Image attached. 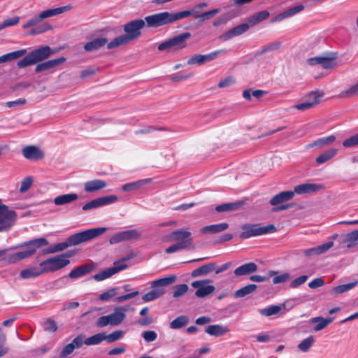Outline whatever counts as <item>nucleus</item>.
Segmentation results:
<instances>
[{
  "label": "nucleus",
  "mask_w": 358,
  "mask_h": 358,
  "mask_svg": "<svg viewBox=\"0 0 358 358\" xmlns=\"http://www.w3.org/2000/svg\"><path fill=\"white\" fill-rule=\"evenodd\" d=\"M107 231L106 227H99L87 229L70 236L66 241L57 243L44 250L45 254H53L63 251L67 248L75 246L82 243L89 241Z\"/></svg>",
  "instance_id": "nucleus-1"
},
{
  "label": "nucleus",
  "mask_w": 358,
  "mask_h": 358,
  "mask_svg": "<svg viewBox=\"0 0 358 358\" xmlns=\"http://www.w3.org/2000/svg\"><path fill=\"white\" fill-rule=\"evenodd\" d=\"M68 10L67 6H61L56 8L48 9L42 11L38 15H34L22 26V29H27L34 27L31 31V35H37L46 32L52 29V26L47 23H42L37 26L43 19L61 14Z\"/></svg>",
  "instance_id": "nucleus-2"
},
{
  "label": "nucleus",
  "mask_w": 358,
  "mask_h": 358,
  "mask_svg": "<svg viewBox=\"0 0 358 358\" xmlns=\"http://www.w3.org/2000/svg\"><path fill=\"white\" fill-rule=\"evenodd\" d=\"M145 21L142 19L132 20L124 25L125 34L119 36L111 41L107 46L110 50L126 45L141 35V29L145 27Z\"/></svg>",
  "instance_id": "nucleus-3"
},
{
  "label": "nucleus",
  "mask_w": 358,
  "mask_h": 358,
  "mask_svg": "<svg viewBox=\"0 0 358 358\" xmlns=\"http://www.w3.org/2000/svg\"><path fill=\"white\" fill-rule=\"evenodd\" d=\"M192 13V10H183L178 13L164 11L146 16L145 21L149 27H159L173 23L180 19L185 18Z\"/></svg>",
  "instance_id": "nucleus-4"
},
{
  "label": "nucleus",
  "mask_w": 358,
  "mask_h": 358,
  "mask_svg": "<svg viewBox=\"0 0 358 358\" xmlns=\"http://www.w3.org/2000/svg\"><path fill=\"white\" fill-rule=\"evenodd\" d=\"M47 245H48V241L45 238H38L24 242L18 247H28V249L9 255L6 259V262L12 264L27 259L34 255L38 248L46 246Z\"/></svg>",
  "instance_id": "nucleus-5"
},
{
  "label": "nucleus",
  "mask_w": 358,
  "mask_h": 358,
  "mask_svg": "<svg viewBox=\"0 0 358 358\" xmlns=\"http://www.w3.org/2000/svg\"><path fill=\"white\" fill-rule=\"evenodd\" d=\"M55 53L50 46L44 45L33 50L24 57L19 60L17 63L18 68H25L27 66L38 64L49 58Z\"/></svg>",
  "instance_id": "nucleus-6"
},
{
  "label": "nucleus",
  "mask_w": 358,
  "mask_h": 358,
  "mask_svg": "<svg viewBox=\"0 0 358 358\" xmlns=\"http://www.w3.org/2000/svg\"><path fill=\"white\" fill-rule=\"evenodd\" d=\"M177 279L175 275H168L151 282L152 290L142 296L144 302H149L161 297L165 293L164 287L173 284Z\"/></svg>",
  "instance_id": "nucleus-7"
},
{
  "label": "nucleus",
  "mask_w": 358,
  "mask_h": 358,
  "mask_svg": "<svg viewBox=\"0 0 358 358\" xmlns=\"http://www.w3.org/2000/svg\"><path fill=\"white\" fill-rule=\"evenodd\" d=\"M70 257H71V254L66 252L50 257L40 262L39 266L42 269L43 273L55 272L68 266L70 264V260L68 258Z\"/></svg>",
  "instance_id": "nucleus-8"
},
{
  "label": "nucleus",
  "mask_w": 358,
  "mask_h": 358,
  "mask_svg": "<svg viewBox=\"0 0 358 358\" xmlns=\"http://www.w3.org/2000/svg\"><path fill=\"white\" fill-rule=\"evenodd\" d=\"M241 229L243 231L241 233L240 237L242 239H247L252 236H257L276 231V227L273 224L266 226H261L259 224H245L241 227Z\"/></svg>",
  "instance_id": "nucleus-9"
},
{
  "label": "nucleus",
  "mask_w": 358,
  "mask_h": 358,
  "mask_svg": "<svg viewBox=\"0 0 358 358\" xmlns=\"http://www.w3.org/2000/svg\"><path fill=\"white\" fill-rule=\"evenodd\" d=\"M192 36L190 32H185L175 36L160 43L158 45L159 51L173 49L174 50H180L187 47V41Z\"/></svg>",
  "instance_id": "nucleus-10"
},
{
  "label": "nucleus",
  "mask_w": 358,
  "mask_h": 358,
  "mask_svg": "<svg viewBox=\"0 0 358 358\" xmlns=\"http://www.w3.org/2000/svg\"><path fill=\"white\" fill-rule=\"evenodd\" d=\"M16 218V212L10 210L0 199V232L9 230L14 225Z\"/></svg>",
  "instance_id": "nucleus-11"
},
{
  "label": "nucleus",
  "mask_w": 358,
  "mask_h": 358,
  "mask_svg": "<svg viewBox=\"0 0 358 358\" xmlns=\"http://www.w3.org/2000/svg\"><path fill=\"white\" fill-rule=\"evenodd\" d=\"M127 310V309L124 307L117 308L114 313L100 317L96 322V326L103 327L108 325L117 326L120 324L126 317L124 311Z\"/></svg>",
  "instance_id": "nucleus-12"
},
{
  "label": "nucleus",
  "mask_w": 358,
  "mask_h": 358,
  "mask_svg": "<svg viewBox=\"0 0 358 358\" xmlns=\"http://www.w3.org/2000/svg\"><path fill=\"white\" fill-rule=\"evenodd\" d=\"M294 196L293 191H285L273 196L270 200V203L275 206L273 208V211L278 212L292 208L293 204H282V203L292 199Z\"/></svg>",
  "instance_id": "nucleus-13"
},
{
  "label": "nucleus",
  "mask_w": 358,
  "mask_h": 358,
  "mask_svg": "<svg viewBox=\"0 0 358 358\" xmlns=\"http://www.w3.org/2000/svg\"><path fill=\"white\" fill-rule=\"evenodd\" d=\"M141 236V232L137 229H128L113 235L109 240L111 245L117 244L120 242L129 241L139 239Z\"/></svg>",
  "instance_id": "nucleus-14"
},
{
  "label": "nucleus",
  "mask_w": 358,
  "mask_h": 358,
  "mask_svg": "<svg viewBox=\"0 0 358 358\" xmlns=\"http://www.w3.org/2000/svg\"><path fill=\"white\" fill-rule=\"evenodd\" d=\"M129 259V257L123 258L122 259L115 262L114 266L108 268L99 273H96L92 276L93 279L96 281H102L117 273V272L125 269L127 266L123 264L122 262H125Z\"/></svg>",
  "instance_id": "nucleus-15"
},
{
  "label": "nucleus",
  "mask_w": 358,
  "mask_h": 358,
  "mask_svg": "<svg viewBox=\"0 0 358 358\" xmlns=\"http://www.w3.org/2000/svg\"><path fill=\"white\" fill-rule=\"evenodd\" d=\"M117 199L118 198L115 195L99 197L83 205L82 209L83 211H87L94 208L115 203L117 201Z\"/></svg>",
  "instance_id": "nucleus-16"
},
{
  "label": "nucleus",
  "mask_w": 358,
  "mask_h": 358,
  "mask_svg": "<svg viewBox=\"0 0 358 358\" xmlns=\"http://www.w3.org/2000/svg\"><path fill=\"white\" fill-rule=\"evenodd\" d=\"M209 282H211L210 279L200 280L192 282V286L197 289L195 292L197 297H205L215 291V287L213 285H206Z\"/></svg>",
  "instance_id": "nucleus-17"
},
{
  "label": "nucleus",
  "mask_w": 358,
  "mask_h": 358,
  "mask_svg": "<svg viewBox=\"0 0 358 358\" xmlns=\"http://www.w3.org/2000/svg\"><path fill=\"white\" fill-rule=\"evenodd\" d=\"M170 238L178 243H184L185 248L191 246L193 243L192 233L182 229L173 231L170 235Z\"/></svg>",
  "instance_id": "nucleus-18"
},
{
  "label": "nucleus",
  "mask_w": 358,
  "mask_h": 358,
  "mask_svg": "<svg viewBox=\"0 0 358 358\" xmlns=\"http://www.w3.org/2000/svg\"><path fill=\"white\" fill-rule=\"evenodd\" d=\"M224 50H219L212 52L207 55H194L187 61V64L193 65H202L207 62H210L215 59L220 53L223 52Z\"/></svg>",
  "instance_id": "nucleus-19"
},
{
  "label": "nucleus",
  "mask_w": 358,
  "mask_h": 358,
  "mask_svg": "<svg viewBox=\"0 0 358 358\" xmlns=\"http://www.w3.org/2000/svg\"><path fill=\"white\" fill-rule=\"evenodd\" d=\"M96 268L94 263H86L74 268L69 274L68 277L71 279H76L83 277Z\"/></svg>",
  "instance_id": "nucleus-20"
},
{
  "label": "nucleus",
  "mask_w": 358,
  "mask_h": 358,
  "mask_svg": "<svg viewBox=\"0 0 358 358\" xmlns=\"http://www.w3.org/2000/svg\"><path fill=\"white\" fill-rule=\"evenodd\" d=\"M322 96V92H312L309 94V97L312 99L311 101L294 105V108L303 111L308 110L314 107L315 106L317 105L320 102L321 98Z\"/></svg>",
  "instance_id": "nucleus-21"
},
{
  "label": "nucleus",
  "mask_w": 358,
  "mask_h": 358,
  "mask_svg": "<svg viewBox=\"0 0 358 358\" xmlns=\"http://www.w3.org/2000/svg\"><path fill=\"white\" fill-rule=\"evenodd\" d=\"M66 59L64 57H61L54 59H50L45 62H41L37 64L35 67L34 71L35 73L43 72L45 71H48L51 69H53L64 62H65Z\"/></svg>",
  "instance_id": "nucleus-22"
},
{
  "label": "nucleus",
  "mask_w": 358,
  "mask_h": 358,
  "mask_svg": "<svg viewBox=\"0 0 358 358\" xmlns=\"http://www.w3.org/2000/svg\"><path fill=\"white\" fill-rule=\"evenodd\" d=\"M336 57H315L308 59L310 65L320 64L324 69H332L336 66Z\"/></svg>",
  "instance_id": "nucleus-23"
},
{
  "label": "nucleus",
  "mask_w": 358,
  "mask_h": 358,
  "mask_svg": "<svg viewBox=\"0 0 358 358\" xmlns=\"http://www.w3.org/2000/svg\"><path fill=\"white\" fill-rule=\"evenodd\" d=\"M324 186L322 184L303 183L294 187L293 192L297 194H308L310 192H319L324 189Z\"/></svg>",
  "instance_id": "nucleus-24"
},
{
  "label": "nucleus",
  "mask_w": 358,
  "mask_h": 358,
  "mask_svg": "<svg viewBox=\"0 0 358 358\" xmlns=\"http://www.w3.org/2000/svg\"><path fill=\"white\" fill-rule=\"evenodd\" d=\"M249 29V24L246 23L241 24L230 30L220 35L219 38L222 41H226L233 37L240 36L246 32Z\"/></svg>",
  "instance_id": "nucleus-25"
},
{
  "label": "nucleus",
  "mask_w": 358,
  "mask_h": 358,
  "mask_svg": "<svg viewBox=\"0 0 358 358\" xmlns=\"http://www.w3.org/2000/svg\"><path fill=\"white\" fill-rule=\"evenodd\" d=\"M23 156L29 160H38L43 157V152L34 145H28L22 150Z\"/></svg>",
  "instance_id": "nucleus-26"
},
{
  "label": "nucleus",
  "mask_w": 358,
  "mask_h": 358,
  "mask_svg": "<svg viewBox=\"0 0 358 358\" xmlns=\"http://www.w3.org/2000/svg\"><path fill=\"white\" fill-rule=\"evenodd\" d=\"M107 185L106 181L101 179H95L86 182L84 185V189L86 192L92 193L106 188Z\"/></svg>",
  "instance_id": "nucleus-27"
},
{
  "label": "nucleus",
  "mask_w": 358,
  "mask_h": 358,
  "mask_svg": "<svg viewBox=\"0 0 358 358\" xmlns=\"http://www.w3.org/2000/svg\"><path fill=\"white\" fill-rule=\"evenodd\" d=\"M257 269L258 266L255 262H248L236 268L234 273L236 276L246 275L255 273Z\"/></svg>",
  "instance_id": "nucleus-28"
},
{
  "label": "nucleus",
  "mask_w": 358,
  "mask_h": 358,
  "mask_svg": "<svg viewBox=\"0 0 358 358\" xmlns=\"http://www.w3.org/2000/svg\"><path fill=\"white\" fill-rule=\"evenodd\" d=\"M334 320V317L324 318L322 317H315L310 319V324H315L313 328V331H319L326 328Z\"/></svg>",
  "instance_id": "nucleus-29"
},
{
  "label": "nucleus",
  "mask_w": 358,
  "mask_h": 358,
  "mask_svg": "<svg viewBox=\"0 0 358 358\" xmlns=\"http://www.w3.org/2000/svg\"><path fill=\"white\" fill-rule=\"evenodd\" d=\"M152 178H145L136 181L131 182L123 185L122 189L124 192H132L142 188L143 186L150 184Z\"/></svg>",
  "instance_id": "nucleus-30"
},
{
  "label": "nucleus",
  "mask_w": 358,
  "mask_h": 358,
  "mask_svg": "<svg viewBox=\"0 0 358 358\" xmlns=\"http://www.w3.org/2000/svg\"><path fill=\"white\" fill-rule=\"evenodd\" d=\"M229 331V329L222 324H211L208 325L205 329V332L210 336H221Z\"/></svg>",
  "instance_id": "nucleus-31"
},
{
  "label": "nucleus",
  "mask_w": 358,
  "mask_h": 358,
  "mask_svg": "<svg viewBox=\"0 0 358 358\" xmlns=\"http://www.w3.org/2000/svg\"><path fill=\"white\" fill-rule=\"evenodd\" d=\"M108 43L106 38H96L86 43L84 45V49L87 52H92L97 50Z\"/></svg>",
  "instance_id": "nucleus-32"
},
{
  "label": "nucleus",
  "mask_w": 358,
  "mask_h": 358,
  "mask_svg": "<svg viewBox=\"0 0 358 358\" xmlns=\"http://www.w3.org/2000/svg\"><path fill=\"white\" fill-rule=\"evenodd\" d=\"M229 227V224L226 222H222L216 224L205 226L200 229L201 234H217L224 231Z\"/></svg>",
  "instance_id": "nucleus-33"
},
{
  "label": "nucleus",
  "mask_w": 358,
  "mask_h": 358,
  "mask_svg": "<svg viewBox=\"0 0 358 358\" xmlns=\"http://www.w3.org/2000/svg\"><path fill=\"white\" fill-rule=\"evenodd\" d=\"M269 16L270 13L268 10H264L257 12L248 17L247 24H249V27L255 26L266 20Z\"/></svg>",
  "instance_id": "nucleus-34"
},
{
  "label": "nucleus",
  "mask_w": 358,
  "mask_h": 358,
  "mask_svg": "<svg viewBox=\"0 0 358 358\" xmlns=\"http://www.w3.org/2000/svg\"><path fill=\"white\" fill-rule=\"evenodd\" d=\"M303 9H304V6L302 4L292 7V8L284 11L283 13L278 15L273 19H271V22H275L277 21H280L285 18H287L288 17H290L292 15L296 14L297 13H299L300 11H302Z\"/></svg>",
  "instance_id": "nucleus-35"
},
{
  "label": "nucleus",
  "mask_w": 358,
  "mask_h": 358,
  "mask_svg": "<svg viewBox=\"0 0 358 358\" xmlns=\"http://www.w3.org/2000/svg\"><path fill=\"white\" fill-rule=\"evenodd\" d=\"M217 267L215 262H210L207 264L203 265L192 271L191 276L196 278L200 275H206L213 271Z\"/></svg>",
  "instance_id": "nucleus-36"
},
{
  "label": "nucleus",
  "mask_w": 358,
  "mask_h": 358,
  "mask_svg": "<svg viewBox=\"0 0 358 358\" xmlns=\"http://www.w3.org/2000/svg\"><path fill=\"white\" fill-rule=\"evenodd\" d=\"M43 274L41 267L32 266L20 271V276L23 279L34 278Z\"/></svg>",
  "instance_id": "nucleus-37"
},
{
  "label": "nucleus",
  "mask_w": 358,
  "mask_h": 358,
  "mask_svg": "<svg viewBox=\"0 0 358 358\" xmlns=\"http://www.w3.org/2000/svg\"><path fill=\"white\" fill-rule=\"evenodd\" d=\"M78 198V196L76 193L62 194L55 198L54 203L57 206L65 205L77 200Z\"/></svg>",
  "instance_id": "nucleus-38"
},
{
  "label": "nucleus",
  "mask_w": 358,
  "mask_h": 358,
  "mask_svg": "<svg viewBox=\"0 0 358 358\" xmlns=\"http://www.w3.org/2000/svg\"><path fill=\"white\" fill-rule=\"evenodd\" d=\"M26 52L27 50L21 49L0 56V64L10 62L16 59H18L24 55Z\"/></svg>",
  "instance_id": "nucleus-39"
},
{
  "label": "nucleus",
  "mask_w": 358,
  "mask_h": 358,
  "mask_svg": "<svg viewBox=\"0 0 358 358\" xmlns=\"http://www.w3.org/2000/svg\"><path fill=\"white\" fill-rule=\"evenodd\" d=\"M337 149L330 148L317 157L315 162L318 164H322L334 157L337 154Z\"/></svg>",
  "instance_id": "nucleus-40"
},
{
  "label": "nucleus",
  "mask_w": 358,
  "mask_h": 358,
  "mask_svg": "<svg viewBox=\"0 0 358 358\" xmlns=\"http://www.w3.org/2000/svg\"><path fill=\"white\" fill-rule=\"evenodd\" d=\"M257 288V285L250 284L244 286L234 293V298H243L254 292Z\"/></svg>",
  "instance_id": "nucleus-41"
},
{
  "label": "nucleus",
  "mask_w": 358,
  "mask_h": 358,
  "mask_svg": "<svg viewBox=\"0 0 358 358\" xmlns=\"http://www.w3.org/2000/svg\"><path fill=\"white\" fill-rule=\"evenodd\" d=\"M357 285V282H352L344 285H341L332 288L330 293L331 295L337 296L338 295L341 294L354 288Z\"/></svg>",
  "instance_id": "nucleus-42"
},
{
  "label": "nucleus",
  "mask_w": 358,
  "mask_h": 358,
  "mask_svg": "<svg viewBox=\"0 0 358 358\" xmlns=\"http://www.w3.org/2000/svg\"><path fill=\"white\" fill-rule=\"evenodd\" d=\"M336 141V136L334 135H330L326 137H322L313 141L312 143L308 145V147H324L332 144Z\"/></svg>",
  "instance_id": "nucleus-43"
},
{
  "label": "nucleus",
  "mask_w": 358,
  "mask_h": 358,
  "mask_svg": "<svg viewBox=\"0 0 358 358\" xmlns=\"http://www.w3.org/2000/svg\"><path fill=\"white\" fill-rule=\"evenodd\" d=\"M242 205L243 203L241 201L223 203L215 207V210L219 213L236 210L238 209Z\"/></svg>",
  "instance_id": "nucleus-44"
},
{
  "label": "nucleus",
  "mask_w": 358,
  "mask_h": 358,
  "mask_svg": "<svg viewBox=\"0 0 358 358\" xmlns=\"http://www.w3.org/2000/svg\"><path fill=\"white\" fill-rule=\"evenodd\" d=\"M356 96H358V81L355 84L350 85L347 90L341 92L339 94V97L345 99Z\"/></svg>",
  "instance_id": "nucleus-45"
},
{
  "label": "nucleus",
  "mask_w": 358,
  "mask_h": 358,
  "mask_svg": "<svg viewBox=\"0 0 358 358\" xmlns=\"http://www.w3.org/2000/svg\"><path fill=\"white\" fill-rule=\"evenodd\" d=\"M357 241H358V229L347 234L343 239V242L347 243V247L349 248L355 246Z\"/></svg>",
  "instance_id": "nucleus-46"
},
{
  "label": "nucleus",
  "mask_w": 358,
  "mask_h": 358,
  "mask_svg": "<svg viewBox=\"0 0 358 358\" xmlns=\"http://www.w3.org/2000/svg\"><path fill=\"white\" fill-rule=\"evenodd\" d=\"M189 322V319L185 315H181L174 319L170 323V328L172 329H180L185 327Z\"/></svg>",
  "instance_id": "nucleus-47"
},
{
  "label": "nucleus",
  "mask_w": 358,
  "mask_h": 358,
  "mask_svg": "<svg viewBox=\"0 0 358 358\" xmlns=\"http://www.w3.org/2000/svg\"><path fill=\"white\" fill-rule=\"evenodd\" d=\"M105 341L104 333H98L85 340L84 343L87 345H94L101 343Z\"/></svg>",
  "instance_id": "nucleus-48"
},
{
  "label": "nucleus",
  "mask_w": 358,
  "mask_h": 358,
  "mask_svg": "<svg viewBox=\"0 0 358 358\" xmlns=\"http://www.w3.org/2000/svg\"><path fill=\"white\" fill-rule=\"evenodd\" d=\"M315 343V338L313 336H309L306 338L303 339L298 345L299 349L303 352H308L311 346Z\"/></svg>",
  "instance_id": "nucleus-49"
},
{
  "label": "nucleus",
  "mask_w": 358,
  "mask_h": 358,
  "mask_svg": "<svg viewBox=\"0 0 358 358\" xmlns=\"http://www.w3.org/2000/svg\"><path fill=\"white\" fill-rule=\"evenodd\" d=\"M282 309L280 306L273 305L270 306L266 308H263L260 310V313L262 315L268 317L273 315L278 314Z\"/></svg>",
  "instance_id": "nucleus-50"
},
{
  "label": "nucleus",
  "mask_w": 358,
  "mask_h": 358,
  "mask_svg": "<svg viewBox=\"0 0 358 358\" xmlns=\"http://www.w3.org/2000/svg\"><path fill=\"white\" fill-rule=\"evenodd\" d=\"M281 46V43L279 41H275L273 43H268L267 45L262 47V50L257 53V55H261L266 52L278 50Z\"/></svg>",
  "instance_id": "nucleus-51"
},
{
  "label": "nucleus",
  "mask_w": 358,
  "mask_h": 358,
  "mask_svg": "<svg viewBox=\"0 0 358 358\" xmlns=\"http://www.w3.org/2000/svg\"><path fill=\"white\" fill-rule=\"evenodd\" d=\"M188 286L186 284H180L174 287L173 296L178 298L185 294L188 291Z\"/></svg>",
  "instance_id": "nucleus-52"
},
{
  "label": "nucleus",
  "mask_w": 358,
  "mask_h": 358,
  "mask_svg": "<svg viewBox=\"0 0 358 358\" xmlns=\"http://www.w3.org/2000/svg\"><path fill=\"white\" fill-rule=\"evenodd\" d=\"M43 329L45 331L55 332L58 327L55 320L48 318L43 323Z\"/></svg>",
  "instance_id": "nucleus-53"
},
{
  "label": "nucleus",
  "mask_w": 358,
  "mask_h": 358,
  "mask_svg": "<svg viewBox=\"0 0 358 358\" xmlns=\"http://www.w3.org/2000/svg\"><path fill=\"white\" fill-rule=\"evenodd\" d=\"M123 335V331L122 330H117L112 332L111 334L106 335L104 333L105 341L108 343H113L117 340H119Z\"/></svg>",
  "instance_id": "nucleus-54"
},
{
  "label": "nucleus",
  "mask_w": 358,
  "mask_h": 358,
  "mask_svg": "<svg viewBox=\"0 0 358 358\" xmlns=\"http://www.w3.org/2000/svg\"><path fill=\"white\" fill-rule=\"evenodd\" d=\"M6 341V335L3 329L0 327V358L6 355L8 352V348L4 346Z\"/></svg>",
  "instance_id": "nucleus-55"
},
{
  "label": "nucleus",
  "mask_w": 358,
  "mask_h": 358,
  "mask_svg": "<svg viewBox=\"0 0 358 358\" xmlns=\"http://www.w3.org/2000/svg\"><path fill=\"white\" fill-rule=\"evenodd\" d=\"M219 12H220V9L215 8L211 10L205 12L201 15H198L195 16V18H199V19H201V20L203 21V20H208V19L213 17L214 15H215Z\"/></svg>",
  "instance_id": "nucleus-56"
},
{
  "label": "nucleus",
  "mask_w": 358,
  "mask_h": 358,
  "mask_svg": "<svg viewBox=\"0 0 358 358\" xmlns=\"http://www.w3.org/2000/svg\"><path fill=\"white\" fill-rule=\"evenodd\" d=\"M33 179L29 176L22 180L20 187V192L23 193L27 192L31 186Z\"/></svg>",
  "instance_id": "nucleus-57"
},
{
  "label": "nucleus",
  "mask_w": 358,
  "mask_h": 358,
  "mask_svg": "<svg viewBox=\"0 0 358 358\" xmlns=\"http://www.w3.org/2000/svg\"><path fill=\"white\" fill-rule=\"evenodd\" d=\"M117 294V289L113 288L107 292H105L100 294L99 299L101 301H108L110 299H112L113 296H115Z\"/></svg>",
  "instance_id": "nucleus-58"
},
{
  "label": "nucleus",
  "mask_w": 358,
  "mask_h": 358,
  "mask_svg": "<svg viewBox=\"0 0 358 358\" xmlns=\"http://www.w3.org/2000/svg\"><path fill=\"white\" fill-rule=\"evenodd\" d=\"M358 145V134H355L343 142V145L345 148L352 147Z\"/></svg>",
  "instance_id": "nucleus-59"
},
{
  "label": "nucleus",
  "mask_w": 358,
  "mask_h": 358,
  "mask_svg": "<svg viewBox=\"0 0 358 358\" xmlns=\"http://www.w3.org/2000/svg\"><path fill=\"white\" fill-rule=\"evenodd\" d=\"M142 337L147 342H152L157 338V334L154 331H145L142 333Z\"/></svg>",
  "instance_id": "nucleus-60"
},
{
  "label": "nucleus",
  "mask_w": 358,
  "mask_h": 358,
  "mask_svg": "<svg viewBox=\"0 0 358 358\" xmlns=\"http://www.w3.org/2000/svg\"><path fill=\"white\" fill-rule=\"evenodd\" d=\"M235 83H236L235 78L233 76H230L227 77L224 80H222L221 81H220L217 86L220 88H224V87H227Z\"/></svg>",
  "instance_id": "nucleus-61"
},
{
  "label": "nucleus",
  "mask_w": 358,
  "mask_h": 358,
  "mask_svg": "<svg viewBox=\"0 0 358 358\" xmlns=\"http://www.w3.org/2000/svg\"><path fill=\"white\" fill-rule=\"evenodd\" d=\"M307 279H308V275H301L291 282L290 287L292 288H296L299 286L303 284L307 280Z\"/></svg>",
  "instance_id": "nucleus-62"
},
{
  "label": "nucleus",
  "mask_w": 358,
  "mask_h": 358,
  "mask_svg": "<svg viewBox=\"0 0 358 358\" xmlns=\"http://www.w3.org/2000/svg\"><path fill=\"white\" fill-rule=\"evenodd\" d=\"M289 278V274L288 273H284L280 275H278L273 278V284H279L287 282Z\"/></svg>",
  "instance_id": "nucleus-63"
},
{
  "label": "nucleus",
  "mask_w": 358,
  "mask_h": 358,
  "mask_svg": "<svg viewBox=\"0 0 358 358\" xmlns=\"http://www.w3.org/2000/svg\"><path fill=\"white\" fill-rule=\"evenodd\" d=\"M334 245L333 241H329L324 244L316 246L317 249V254L321 255L326 252Z\"/></svg>",
  "instance_id": "nucleus-64"
}]
</instances>
